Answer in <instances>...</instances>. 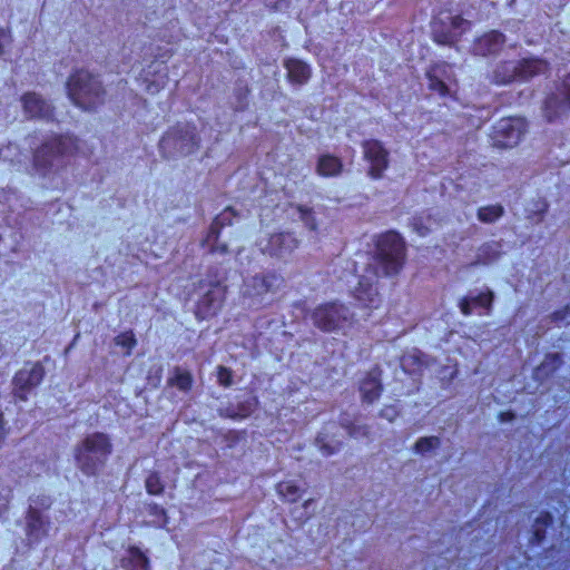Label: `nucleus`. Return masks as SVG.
<instances>
[{"instance_id":"nucleus-32","label":"nucleus","mask_w":570,"mask_h":570,"mask_svg":"<svg viewBox=\"0 0 570 570\" xmlns=\"http://www.w3.org/2000/svg\"><path fill=\"white\" fill-rule=\"evenodd\" d=\"M146 490L149 494L158 495L164 491V484L157 473H151L145 481Z\"/></svg>"},{"instance_id":"nucleus-44","label":"nucleus","mask_w":570,"mask_h":570,"mask_svg":"<svg viewBox=\"0 0 570 570\" xmlns=\"http://www.w3.org/2000/svg\"><path fill=\"white\" fill-rule=\"evenodd\" d=\"M414 226H415V228H417V232H419V234H420L421 236H424V235L428 233V230H429V228H428V227L419 228V227H417V225H416V223H414Z\"/></svg>"},{"instance_id":"nucleus-19","label":"nucleus","mask_w":570,"mask_h":570,"mask_svg":"<svg viewBox=\"0 0 570 570\" xmlns=\"http://www.w3.org/2000/svg\"><path fill=\"white\" fill-rule=\"evenodd\" d=\"M336 430L337 426L334 423H328L316 439L318 448L324 455L336 453L342 445V440L337 438Z\"/></svg>"},{"instance_id":"nucleus-24","label":"nucleus","mask_w":570,"mask_h":570,"mask_svg":"<svg viewBox=\"0 0 570 570\" xmlns=\"http://www.w3.org/2000/svg\"><path fill=\"white\" fill-rule=\"evenodd\" d=\"M501 254L500 244L495 242L485 243L479 249L476 259L471 263L472 266L487 265L494 262Z\"/></svg>"},{"instance_id":"nucleus-13","label":"nucleus","mask_w":570,"mask_h":570,"mask_svg":"<svg viewBox=\"0 0 570 570\" xmlns=\"http://www.w3.org/2000/svg\"><path fill=\"white\" fill-rule=\"evenodd\" d=\"M43 379V368L40 364H33L30 367H23L18 371L13 377V393L17 397L24 401L27 393L40 384Z\"/></svg>"},{"instance_id":"nucleus-25","label":"nucleus","mask_w":570,"mask_h":570,"mask_svg":"<svg viewBox=\"0 0 570 570\" xmlns=\"http://www.w3.org/2000/svg\"><path fill=\"white\" fill-rule=\"evenodd\" d=\"M222 291L219 288L210 289L199 301V308L206 314H215L220 306Z\"/></svg>"},{"instance_id":"nucleus-27","label":"nucleus","mask_w":570,"mask_h":570,"mask_svg":"<svg viewBox=\"0 0 570 570\" xmlns=\"http://www.w3.org/2000/svg\"><path fill=\"white\" fill-rule=\"evenodd\" d=\"M168 384L176 386L183 392H187L193 385V376L189 372L176 367L174 375L168 379Z\"/></svg>"},{"instance_id":"nucleus-10","label":"nucleus","mask_w":570,"mask_h":570,"mask_svg":"<svg viewBox=\"0 0 570 570\" xmlns=\"http://www.w3.org/2000/svg\"><path fill=\"white\" fill-rule=\"evenodd\" d=\"M233 216L234 210L229 207L216 216L206 237L202 242L203 247L206 248L208 253L217 255H226L229 253L227 243L219 240V234L223 226L232 224Z\"/></svg>"},{"instance_id":"nucleus-43","label":"nucleus","mask_w":570,"mask_h":570,"mask_svg":"<svg viewBox=\"0 0 570 570\" xmlns=\"http://www.w3.org/2000/svg\"><path fill=\"white\" fill-rule=\"evenodd\" d=\"M7 433L8 431L4 428L3 416L2 413L0 412V442L6 438Z\"/></svg>"},{"instance_id":"nucleus-33","label":"nucleus","mask_w":570,"mask_h":570,"mask_svg":"<svg viewBox=\"0 0 570 570\" xmlns=\"http://www.w3.org/2000/svg\"><path fill=\"white\" fill-rule=\"evenodd\" d=\"M493 298H494L493 292L488 291L487 293H481L470 299L472 301L473 305H478V306L484 307L488 311H490Z\"/></svg>"},{"instance_id":"nucleus-29","label":"nucleus","mask_w":570,"mask_h":570,"mask_svg":"<svg viewBox=\"0 0 570 570\" xmlns=\"http://www.w3.org/2000/svg\"><path fill=\"white\" fill-rule=\"evenodd\" d=\"M441 440L439 436H422L414 443L413 450L415 453L425 454L428 452L439 449Z\"/></svg>"},{"instance_id":"nucleus-9","label":"nucleus","mask_w":570,"mask_h":570,"mask_svg":"<svg viewBox=\"0 0 570 570\" xmlns=\"http://www.w3.org/2000/svg\"><path fill=\"white\" fill-rule=\"evenodd\" d=\"M524 132L525 122L522 118H503L494 126V145L512 148L519 144Z\"/></svg>"},{"instance_id":"nucleus-42","label":"nucleus","mask_w":570,"mask_h":570,"mask_svg":"<svg viewBox=\"0 0 570 570\" xmlns=\"http://www.w3.org/2000/svg\"><path fill=\"white\" fill-rule=\"evenodd\" d=\"M11 42V38L8 32L0 29V56L3 53V49L9 46Z\"/></svg>"},{"instance_id":"nucleus-30","label":"nucleus","mask_w":570,"mask_h":570,"mask_svg":"<svg viewBox=\"0 0 570 570\" xmlns=\"http://www.w3.org/2000/svg\"><path fill=\"white\" fill-rule=\"evenodd\" d=\"M277 492L288 502H296L301 498V489L292 481H283L277 485Z\"/></svg>"},{"instance_id":"nucleus-20","label":"nucleus","mask_w":570,"mask_h":570,"mask_svg":"<svg viewBox=\"0 0 570 570\" xmlns=\"http://www.w3.org/2000/svg\"><path fill=\"white\" fill-rule=\"evenodd\" d=\"M276 279L274 274H257L245 282V295L261 296L271 291L273 282Z\"/></svg>"},{"instance_id":"nucleus-8","label":"nucleus","mask_w":570,"mask_h":570,"mask_svg":"<svg viewBox=\"0 0 570 570\" xmlns=\"http://www.w3.org/2000/svg\"><path fill=\"white\" fill-rule=\"evenodd\" d=\"M198 146L196 128L189 124L178 125L168 131L160 141L164 150L174 149L181 155L193 153Z\"/></svg>"},{"instance_id":"nucleus-39","label":"nucleus","mask_w":570,"mask_h":570,"mask_svg":"<svg viewBox=\"0 0 570 570\" xmlns=\"http://www.w3.org/2000/svg\"><path fill=\"white\" fill-rule=\"evenodd\" d=\"M380 416L393 422L397 416V411L394 406H384L380 412Z\"/></svg>"},{"instance_id":"nucleus-26","label":"nucleus","mask_w":570,"mask_h":570,"mask_svg":"<svg viewBox=\"0 0 570 570\" xmlns=\"http://www.w3.org/2000/svg\"><path fill=\"white\" fill-rule=\"evenodd\" d=\"M504 214V208L501 205H489L480 207L478 210V219L484 224H491L501 218Z\"/></svg>"},{"instance_id":"nucleus-34","label":"nucleus","mask_w":570,"mask_h":570,"mask_svg":"<svg viewBox=\"0 0 570 570\" xmlns=\"http://www.w3.org/2000/svg\"><path fill=\"white\" fill-rule=\"evenodd\" d=\"M217 381L219 385L229 387L233 384V372L228 367L219 365L217 367Z\"/></svg>"},{"instance_id":"nucleus-16","label":"nucleus","mask_w":570,"mask_h":570,"mask_svg":"<svg viewBox=\"0 0 570 570\" xmlns=\"http://www.w3.org/2000/svg\"><path fill=\"white\" fill-rule=\"evenodd\" d=\"M298 239L291 233L271 235L264 253L277 258H287L297 247Z\"/></svg>"},{"instance_id":"nucleus-18","label":"nucleus","mask_w":570,"mask_h":570,"mask_svg":"<svg viewBox=\"0 0 570 570\" xmlns=\"http://www.w3.org/2000/svg\"><path fill=\"white\" fill-rule=\"evenodd\" d=\"M504 43V36L498 31H490L480 37L474 46L473 52L478 56H488L499 52Z\"/></svg>"},{"instance_id":"nucleus-11","label":"nucleus","mask_w":570,"mask_h":570,"mask_svg":"<svg viewBox=\"0 0 570 570\" xmlns=\"http://www.w3.org/2000/svg\"><path fill=\"white\" fill-rule=\"evenodd\" d=\"M570 110V73L563 79L557 92L551 94L544 102V117L552 121Z\"/></svg>"},{"instance_id":"nucleus-37","label":"nucleus","mask_w":570,"mask_h":570,"mask_svg":"<svg viewBox=\"0 0 570 570\" xmlns=\"http://www.w3.org/2000/svg\"><path fill=\"white\" fill-rule=\"evenodd\" d=\"M116 344L131 350L136 345V340L131 332H126L116 337Z\"/></svg>"},{"instance_id":"nucleus-21","label":"nucleus","mask_w":570,"mask_h":570,"mask_svg":"<svg viewBox=\"0 0 570 570\" xmlns=\"http://www.w3.org/2000/svg\"><path fill=\"white\" fill-rule=\"evenodd\" d=\"M429 88L444 96L449 92L448 81L451 76L448 72V66H435L428 72Z\"/></svg>"},{"instance_id":"nucleus-7","label":"nucleus","mask_w":570,"mask_h":570,"mask_svg":"<svg viewBox=\"0 0 570 570\" xmlns=\"http://www.w3.org/2000/svg\"><path fill=\"white\" fill-rule=\"evenodd\" d=\"M470 27V22L450 12H441L432 22L434 40L441 45H452Z\"/></svg>"},{"instance_id":"nucleus-1","label":"nucleus","mask_w":570,"mask_h":570,"mask_svg":"<svg viewBox=\"0 0 570 570\" xmlns=\"http://www.w3.org/2000/svg\"><path fill=\"white\" fill-rule=\"evenodd\" d=\"M404 261L405 246L402 238L393 232L382 235L377 239L375 254L368 257L363 274L358 277L353 291L354 297L366 306H376L379 277L397 274Z\"/></svg>"},{"instance_id":"nucleus-5","label":"nucleus","mask_w":570,"mask_h":570,"mask_svg":"<svg viewBox=\"0 0 570 570\" xmlns=\"http://www.w3.org/2000/svg\"><path fill=\"white\" fill-rule=\"evenodd\" d=\"M311 318L313 324L323 332L345 333L352 326L354 315L347 306L333 302L315 307Z\"/></svg>"},{"instance_id":"nucleus-35","label":"nucleus","mask_w":570,"mask_h":570,"mask_svg":"<svg viewBox=\"0 0 570 570\" xmlns=\"http://www.w3.org/2000/svg\"><path fill=\"white\" fill-rule=\"evenodd\" d=\"M299 218L308 229L316 230L317 224L309 208L299 207Z\"/></svg>"},{"instance_id":"nucleus-3","label":"nucleus","mask_w":570,"mask_h":570,"mask_svg":"<svg viewBox=\"0 0 570 570\" xmlns=\"http://www.w3.org/2000/svg\"><path fill=\"white\" fill-rule=\"evenodd\" d=\"M67 94L73 105L85 111L96 110L106 100V90L99 77L83 69L70 75Z\"/></svg>"},{"instance_id":"nucleus-15","label":"nucleus","mask_w":570,"mask_h":570,"mask_svg":"<svg viewBox=\"0 0 570 570\" xmlns=\"http://www.w3.org/2000/svg\"><path fill=\"white\" fill-rule=\"evenodd\" d=\"M24 530L28 542L38 543L49 534L50 520L40 510L30 505L26 513Z\"/></svg>"},{"instance_id":"nucleus-47","label":"nucleus","mask_w":570,"mask_h":570,"mask_svg":"<svg viewBox=\"0 0 570 570\" xmlns=\"http://www.w3.org/2000/svg\"><path fill=\"white\" fill-rule=\"evenodd\" d=\"M311 500L305 501L304 507H307L309 504Z\"/></svg>"},{"instance_id":"nucleus-36","label":"nucleus","mask_w":570,"mask_h":570,"mask_svg":"<svg viewBox=\"0 0 570 570\" xmlns=\"http://www.w3.org/2000/svg\"><path fill=\"white\" fill-rule=\"evenodd\" d=\"M254 404L252 402H246L244 404H240L238 407V411L235 410H227V416L236 419V417H246L248 416L253 411Z\"/></svg>"},{"instance_id":"nucleus-41","label":"nucleus","mask_w":570,"mask_h":570,"mask_svg":"<svg viewBox=\"0 0 570 570\" xmlns=\"http://www.w3.org/2000/svg\"><path fill=\"white\" fill-rule=\"evenodd\" d=\"M472 301L470 298H463L460 302V309L463 315L469 316L472 314Z\"/></svg>"},{"instance_id":"nucleus-31","label":"nucleus","mask_w":570,"mask_h":570,"mask_svg":"<svg viewBox=\"0 0 570 570\" xmlns=\"http://www.w3.org/2000/svg\"><path fill=\"white\" fill-rule=\"evenodd\" d=\"M341 426L351 438L356 439L368 434V428L366 425H356L345 417L341 419Z\"/></svg>"},{"instance_id":"nucleus-4","label":"nucleus","mask_w":570,"mask_h":570,"mask_svg":"<svg viewBox=\"0 0 570 570\" xmlns=\"http://www.w3.org/2000/svg\"><path fill=\"white\" fill-rule=\"evenodd\" d=\"M111 453V444L104 433H94L83 439L77 446L76 462L87 475H95Z\"/></svg>"},{"instance_id":"nucleus-28","label":"nucleus","mask_w":570,"mask_h":570,"mask_svg":"<svg viewBox=\"0 0 570 570\" xmlns=\"http://www.w3.org/2000/svg\"><path fill=\"white\" fill-rule=\"evenodd\" d=\"M128 553V562L131 570H149V559L139 548L131 547L129 548Z\"/></svg>"},{"instance_id":"nucleus-2","label":"nucleus","mask_w":570,"mask_h":570,"mask_svg":"<svg viewBox=\"0 0 570 570\" xmlns=\"http://www.w3.org/2000/svg\"><path fill=\"white\" fill-rule=\"evenodd\" d=\"M79 140L72 136H56L46 140L33 151V168L46 176L65 166L63 159L75 155L79 149Z\"/></svg>"},{"instance_id":"nucleus-14","label":"nucleus","mask_w":570,"mask_h":570,"mask_svg":"<svg viewBox=\"0 0 570 570\" xmlns=\"http://www.w3.org/2000/svg\"><path fill=\"white\" fill-rule=\"evenodd\" d=\"M23 114L29 119L50 120L53 117V107L41 95L29 91L21 96Z\"/></svg>"},{"instance_id":"nucleus-22","label":"nucleus","mask_w":570,"mask_h":570,"mask_svg":"<svg viewBox=\"0 0 570 570\" xmlns=\"http://www.w3.org/2000/svg\"><path fill=\"white\" fill-rule=\"evenodd\" d=\"M287 70V78L292 83L303 85L311 78V68L298 59H287L284 62Z\"/></svg>"},{"instance_id":"nucleus-40","label":"nucleus","mask_w":570,"mask_h":570,"mask_svg":"<svg viewBox=\"0 0 570 570\" xmlns=\"http://www.w3.org/2000/svg\"><path fill=\"white\" fill-rule=\"evenodd\" d=\"M570 315V306H566L564 308L554 312L551 315V320L553 322H561L564 321Z\"/></svg>"},{"instance_id":"nucleus-46","label":"nucleus","mask_w":570,"mask_h":570,"mask_svg":"<svg viewBox=\"0 0 570 570\" xmlns=\"http://www.w3.org/2000/svg\"><path fill=\"white\" fill-rule=\"evenodd\" d=\"M239 255H240V249H238V250L236 252V258H238V257H239Z\"/></svg>"},{"instance_id":"nucleus-38","label":"nucleus","mask_w":570,"mask_h":570,"mask_svg":"<svg viewBox=\"0 0 570 570\" xmlns=\"http://www.w3.org/2000/svg\"><path fill=\"white\" fill-rule=\"evenodd\" d=\"M150 513L157 518H161V521L158 523L159 527H165L167 524L166 511L161 507L153 505Z\"/></svg>"},{"instance_id":"nucleus-17","label":"nucleus","mask_w":570,"mask_h":570,"mask_svg":"<svg viewBox=\"0 0 570 570\" xmlns=\"http://www.w3.org/2000/svg\"><path fill=\"white\" fill-rule=\"evenodd\" d=\"M358 390L363 402L371 404L379 400L383 390L381 383V370L379 367H374L368 371L360 382Z\"/></svg>"},{"instance_id":"nucleus-45","label":"nucleus","mask_w":570,"mask_h":570,"mask_svg":"<svg viewBox=\"0 0 570 570\" xmlns=\"http://www.w3.org/2000/svg\"><path fill=\"white\" fill-rule=\"evenodd\" d=\"M512 417H513V414H511V413H502L501 414V420L502 421L511 420Z\"/></svg>"},{"instance_id":"nucleus-6","label":"nucleus","mask_w":570,"mask_h":570,"mask_svg":"<svg viewBox=\"0 0 570 570\" xmlns=\"http://www.w3.org/2000/svg\"><path fill=\"white\" fill-rule=\"evenodd\" d=\"M548 63L537 58L522 59L518 62L504 61L493 71V81L497 85H507L514 80L527 81L534 76L546 72Z\"/></svg>"},{"instance_id":"nucleus-12","label":"nucleus","mask_w":570,"mask_h":570,"mask_svg":"<svg viewBox=\"0 0 570 570\" xmlns=\"http://www.w3.org/2000/svg\"><path fill=\"white\" fill-rule=\"evenodd\" d=\"M364 157L370 163L368 175L379 179L389 167V151L379 140H366L362 145Z\"/></svg>"},{"instance_id":"nucleus-23","label":"nucleus","mask_w":570,"mask_h":570,"mask_svg":"<svg viewBox=\"0 0 570 570\" xmlns=\"http://www.w3.org/2000/svg\"><path fill=\"white\" fill-rule=\"evenodd\" d=\"M342 168L343 164L337 157L323 155L317 161L316 171L320 176L333 177L340 175Z\"/></svg>"}]
</instances>
